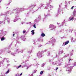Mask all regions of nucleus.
Returning <instances> with one entry per match:
<instances>
[{
  "mask_svg": "<svg viewBox=\"0 0 76 76\" xmlns=\"http://www.w3.org/2000/svg\"><path fill=\"white\" fill-rule=\"evenodd\" d=\"M18 49H17V51H18Z\"/></svg>",
  "mask_w": 76,
  "mask_h": 76,
  "instance_id": "23",
  "label": "nucleus"
},
{
  "mask_svg": "<svg viewBox=\"0 0 76 76\" xmlns=\"http://www.w3.org/2000/svg\"><path fill=\"white\" fill-rule=\"evenodd\" d=\"M58 67H56V70H58Z\"/></svg>",
  "mask_w": 76,
  "mask_h": 76,
  "instance_id": "12",
  "label": "nucleus"
},
{
  "mask_svg": "<svg viewBox=\"0 0 76 76\" xmlns=\"http://www.w3.org/2000/svg\"><path fill=\"white\" fill-rule=\"evenodd\" d=\"M50 16V15H46V17H48V16Z\"/></svg>",
  "mask_w": 76,
  "mask_h": 76,
  "instance_id": "17",
  "label": "nucleus"
},
{
  "mask_svg": "<svg viewBox=\"0 0 76 76\" xmlns=\"http://www.w3.org/2000/svg\"><path fill=\"white\" fill-rule=\"evenodd\" d=\"M73 7H74V6H72V8H71V9H73Z\"/></svg>",
  "mask_w": 76,
  "mask_h": 76,
  "instance_id": "15",
  "label": "nucleus"
},
{
  "mask_svg": "<svg viewBox=\"0 0 76 76\" xmlns=\"http://www.w3.org/2000/svg\"><path fill=\"white\" fill-rule=\"evenodd\" d=\"M31 32H32L33 35L34 34H35V33L34 32V30H32L31 31Z\"/></svg>",
  "mask_w": 76,
  "mask_h": 76,
  "instance_id": "6",
  "label": "nucleus"
},
{
  "mask_svg": "<svg viewBox=\"0 0 76 76\" xmlns=\"http://www.w3.org/2000/svg\"><path fill=\"white\" fill-rule=\"evenodd\" d=\"M50 28H51V30H53V29H54V25H51L50 26Z\"/></svg>",
  "mask_w": 76,
  "mask_h": 76,
  "instance_id": "1",
  "label": "nucleus"
},
{
  "mask_svg": "<svg viewBox=\"0 0 76 76\" xmlns=\"http://www.w3.org/2000/svg\"><path fill=\"white\" fill-rule=\"evenodd\" d=\"M41 46H42V45H39V47H41Z\"/></svg>",
  "mask_w": 76,
  "mask_h": 76,
  "instance_id": "20",
  "label": "nucleus"
},
{
  "mask_svg": "<svg viewBox=\"0 0 76 76\" xmlns=\"http://www.w3.org/2000/svg\"><path fill=\"white\" fill-rule=\"evenodd\" d=\"M15 34H13V37H15Z\"/></svg>",
  "mask_w": 76,
  "mask_h": 76,
  "instance_id": "14",
  "label": "nucleus"
},
{
  "mask_svg": "<svg viewBox=\"0 0 76 76\" xmlns=\"http://www.w3.org/2000/svg\"><path fill=\"white\" fill-rule=\"evenodd\" d=\"M15 76H17V74L15 75Z\"/></svg>",
  "mask_w": 76,
  "mask_h": 76,
  "instance_id": "24",
  "label": "nucleus"
},
{
  "mask_svg": "<svg viewBox=\"0 0 76 76\" xmlns=\"http://www.w3.org/2000/svg\"><path fill=\"white\" fill-rule=\"evenodd\" d=\"M42 73H43V71H42L41 72H40V75H42Z\"/></svg>",
  "mask_w": 76,
  "mask_h": 76,
  "instance_id": "9",
  "label": "nucleus"
},
{
  "mask_svg": "<svg viewBox=\"0 0 76 76\" xmlns=\"http://www.w3.org/2000/svg\"><path fill=\"white\" fill-rule=\"evenodd\" d=\"M72 70V69H71V70L70 71V72H71V71Z\"/></svg>",
  "mask_w": 76,
  "mask_h": 76,
  "instance_id": "22",
  "label": "nucleus"
},
{
  "mask_svg": "<svg viewBox=\"0 0 76 76\" xmlns=\"http://www.w3.org/2000/svg\"><path fill=\"white\" fill-rule=\"evenodd\" d=\"M41 36L43 37H45V34L42 33L41 34Z\"/></svg>",
  "mask_w": 76,
  "mask_h": 76,
  "instance_id": "2",
  "label": "nucleus"
},
{
  "mask_svg": "<svg viewBox=\"0 0 76 76\" xmlns=\"http://www.w3.org/2000/svg\"><path fill=\"white\" fill-rule=\"evenodd\" d=\"M36 73V71H35L34 72V73Z\"/></svg>",
  "mask_w": 76,
  "mask_h": 76,
  "instance_id": "18",
  "label": "nucleus"
},
{
  "mask_svg": "<svg viewBox=\"0 0 76 76\" xmlns=\"http://www.w3.org/2000/svg\"><path fill=\"white\" fill-rule=\"evenodd\" d=\"M5 38L4 37H2L1 39V41H4V40L5 39Z\"/></svg>",
  "mask_w": 76,
  "mask_h": 76,
  "instance_id": "5",
  "label": "nucleus"
},
{
  "mask_svg": "<svg viewBox=\"0 0 76 76\" xmlns=\"http://www.w3.org/2000/svg\"><path fill=\"white\" fill-rule=\"evenodd\" d=\"M20 67H22V66L21 65H20L19 66H18V67H17V69H18V68H20Z\"/></svg>",
  "mask_w": 76,
  "mask_h": 76,
  "instance_id": "8",
  "label": "nucleus"
},
{
  "mask_svg": "<svg viewBox=\"0 0 76 76\" xmlns=\"http://www.w3.org/2000/svg\"><path fill=\"white\" fill-rule=\"evenodd\" d=\"M69 62H70V60H71L72 61V60H73V59H69Z\"/></svg>",
  "mask_w": 76,
  "mask_h": 76,
  "instance_id": "11",
  "label": "nucleus"
},
{
  "mask_svg": "<svg viewBox=\"0 0 76 76\" xmlns=\"http://www.w3.org/2000/svg\"><path fill=\"white\" fill-rule=\"evenodd\" d=\"M70 20H74V17H72L71 18H69Z\"/></svg>",
  "mask_w": 76,
  "mask_h": 76,
  "instance_id": "4",
  "label": "nucleus"
},
{
  "mask_svg": "<svg viewBox=\"0 0 76 76\" xmlns=\"http://www.w3.org/2000/svg\"><path fill=\"white\" fill-rule=\"evenodd\" d=\"M41 6H43V5H44V4H41Z\"/></svg>",
  "mask_w": 76,
  "mask_h": 76,
  "instance_id": "19",
  "label": "nucleus"
},
{
  "mask_svg": "<svg viewBox=\"0 0 76 76\" xmlns=\"http://www.w3.org/2000/svg\"><path fill=\"white\" fill-rule=\"evenodd\" d=\"M35 26V24H34L33 26L35 28H36V26Z\"/></svg>",
  "mask_w": 76,
  "mask_h": 76,
  "instance_id": "10",
  "label": "nucleus"
},
{
  "mask_svg": "<svg viewBox=\"0 0 76 76\" xmlns=\"http://www.w3.org/2000/svg\"><path fill=\"white\" fill-rule=\"evenodd\" d=\"M69 41H68L65 43V45H67V44H69Z\"/></svg>",
  "mask_w": 76,
  "mask_h": 76,
  "instance_id": "3",
  "label": "nucleus"
},
{
  "mask_svg": "<svg viewBox=\"0 0 76 76\" xmlns=\"http://www.w3.org/2000/svg\"><path fill=\"white\" fill-rule=\"evenodd\" d=\"M25 32H26L25 31H23V34H25Z\"/></svg>",
  "mask_w": 76,
  "mask_h": 76,
  "instance_id": "13",
  "label": "nucleus"
},
{
  "mask_svg": "<svg viewBox=\"0 0 76 76\" xmlns=\"http://www.w3.org/2000/svg\"><path fill=\"white\" fill-rule=\"evenodd\" d=\"M10 69H8V70L6 72V74H8V73H9V72H10Z\"/></svg>",
  "mask_w": 76,
  "mask_h": 76,
  "instance_id": "7",
  "label": "nucleus"
},
{
  "mask_svg": "<svg viewBox=\"0 0 76 76\" xmlns=\"http://www.w3.org/2000/svg\"><path fill=\"white\" fill-rule=\"evenodd\" d=\"M9 12H7V13H9Z\"/></svg>",
  "mask_w": 76,
  "mask_h": 76,
  "instance_id": "21",
  "label": "nucleus"
},
{
  "mask_svg": "<svg viewBox=\"0 0 76 76\" xmlns=\"http://www.w3.org/2000/svg\"><path fill=\"white\" fill-rule=\"evenodd\" d=\"M22 73H21L20 74V76H22Z\"/></svg>",
  "mask_w": 76,
  "mask_h": 76,
  "instance_id": "16",
  "label": "nucleus"
}]
</instances>
